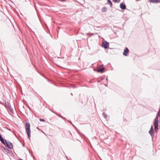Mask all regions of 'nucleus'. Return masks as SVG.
I'll return each instance as SVG.
<instances>
[{
    "instance_id": "a211bd4d",
    "label": "nucleus",
    "mask_w": 160,
    "mask_h": 160,
    "mask_svg": "<svg viewBox=\"0 0 160 160\" xmlns=\"http://www.w3.org/2000/svg\"><path fill=\"white\" fill-rule=\"evenodd\" d=\"M105 117L106 118H107V117H106V116H105Z\"/></svg>"
},
{
    "instance_id": "423d86ee",
    "label": "nucleus",
    "mask_w": 160,
    "mask_h": 160,
    "mask_svg": "<svg viewBox=\"0 0 160 160\" xmlns=\"http://www.w3.org/2000/svg\"><path fill=\"white\" fill-rule=\"evenodd\" d=\"M128 48H126V49L124 51V52L123 53V54L126 56L127 55V54L128 52Z\"/></svg>"
},
{
    "instance_id": "0eeeda50",
    "label": "nucleus",
    "mask_w": 160,
    "mask_h": 160,
    "mask_svg": "<svg viewBox=\"0 0 160 160\" xmlns=\"http://www.w3.org/2000/svg\"><path fill=\"white\" fill-rule=\"evenodd\" d=\"M104 70V68H102L98 70L97 71L98 72H102Z\"/></svg>"
},
{
    "instance_id": "f257e3e1",
    "label": "nucleus",
    "mask_w": 160,
    "mask_h": 160,
    "mask_svg": "<svg viewBox=\"0 0 160 160\" xmlns=\"http://www.w3.org/2000/svg\"><path fill=\"white\" fill-rule=\"evenodd\" d=\"M25 128L28 137L29 139H30V125L29 122H26L25 123Z\"/></svg>"
},
{
    "instance_id": "4468645a",
    "label": "nucleus",
    "mask_w": 160,
    "mask_h": 160,
    "mask_svg": "<svg viewBox=\"0 0 160 160\" xmlns=\"http://www.w3.org/2000/svg\"><path fill=\"white\" fill-rule=\"evenodd\" d=\"M150 130H152V126H151V127Z\"/></svg>"
},
{
    "instance_id": "39448f33",
    "label": "nucleus",
    "mask_w": 160,
    "mask_h": 160,
    "mask_svg": "<svg viewBox=\"0 0 160 160\" xmlns=\"http://www.w3.org/2000/svg\"><path fill=\"white\" fill-rule=\"evenodd\" d=\"M120 7L122 9L125 10L126 9L125 5L123 3H122L120 4Z\"/></svg>"
},
{
    "instance_id": "6e6552de",
    "label": "nucleus",
    "mask_w": 160,
    "mask_h": 160,
    "mask_svg": "<svg viewBox=\"0 0 160 160\" xmlns=\"http://www.w3.org/2000/svg\"><path fill=\"white\" fill-rule=\"evenodd\" d=\"M0 140L3 144H5V142L1 136H0Z\"/></svg>"
},
{
    "instance_id": "7ed1b4c3",
    "label": "nucleus",
    "mask_w": 160,
    "mask_h": 160,
    "mask_svg": "<svg viewBox=\"0 0 160 160\" xmlns=\"http://www.w3.org/2000/svg\"><path fill=\"white\" fill-rule=\"evenodd\" d=\"M5 143L7 144V147L10 149H12L13 148V146L12 143L9 142H7L5 140Z\"/></svg>"
},
{
    "instance_id": "f3484780",
    "label": "nucleus",
    "mask_w": 160,
    "mask_h": 160,
    "mask_svg": "<svg viewBox=\"0 0 160 160\" xmlns=\"http://www.w3.org/2000/svg\"><path fill=\"white\" fill-rule=\"evenodd\" d=\"M105 117L106 118H107V117H106V116H105Z\"/></svg>"
},
{
    "instance_id": "20e7f679",
    "label": "nucleus",
    "mask_w": 160,
    "mask_h": 160,
    "mask_svg": "<svg viewBox=\"0 0 160 160\" xmlns=\"http://www.w3.org/2000/svg\"><path fill=\"white\" fill-rule=\"evenodd\" d=\"M109 44L107 42H103L102 43L103 47L107 49L108 47Z\"/></svg>"
},
{
    "instance_id": "6ab92c4d",
    "label": "nucleus",
    "mask_w": 160,
    "mask_h": 160,
    "mask_svg": "<svg viewBox=\"0 0 160 160\" xmlns=\"http://www.w3.org/2000/svg\"><path fill=\"white\" fill-rule=\"evenodd\" d=\"M105 117L106 118H107V117H106V116H105Z\"/></svg>"
},
{
    "instance_id": "f03ea898",
    "label": "nucleus",
    "mask_w": 160,
    "mask_h": 160,
    "mask_svg": "<svg viewBox=\"0 0 160 160\" xmlns=\"http://www.w3.org/2000/svg\"><path fill=\"white\" fill-rule=\"evenodd\" d=\"M158 118H156L153 124L155 127V129L156 131L158 129Z\"/></svg>"
},
{
    "instance_id": "dca6fc26",
    "label": "nucleus",
    "mask_w": 160,
    "mask_h": 160,
    "mask_svg": "<svg viewBox=\"0 0 160 160\" xmlns=\"http://www.w3.org/2000/svg\"><path fill=\"white\" fill-rule=\"evenodd\" d=\"M19 160H22V159H19Z\"/></svg>"
},
{
    "instance_id": "2eb2a0df",
    "label": "nucleus",
    "mask_w": 160,
    "mask_h": 160,
    "mask_svg": "<svg viewBox=\"0 0 160 160\" xmlns=\"http://www.w3.org/2000/svg\"><path fill=\"white\" fill-rule=\"evenodd\" d=\"M115 2H117L118 0H114Z\"/></svg>"
},
{
    "instance_id": "9d476101",
    "label": "nucleus",
    "mask_w": 160,
    "mask_h": 160,
    "mask_svg": "<svg viewBox=\"0 0 160 160\" xmlns=\"http://www.w3.org/2000/svg\"><path fill=\"white\" fill-rule=\"evenodd\" d=\"M108 4L110 6V7H111L112 6V3L110 0H108Z\"/></svg>"
},
{
    "instance_id": "f8f14e48",
    "label": "nucleus",
    "mask_w": 160,
    "mask_h": 160,
    "mask_svg": "<svg viewBox=\"0 0 160 160\" xmlns=\"http://www.w3.org/2000/svg\"><path fill=\"white\" fill-rule=\"evenodd\" d=\"M107 10V8L105 7L102 8V11L103 12H105Z\"/></svg>"
},
{
    "instance_id": "ddd939ff",
    "label": "nucleus",
    "mask_w": 160,
    "mask_h": 160,
    "mask_svg": "<svg viewBox=\"0 0 160 160\" xmlns=\"http://www.w3.org/2000/svg\"><path fill=\"white\" fill-rule=\"evenodd\" d=\"M39 120L41 121H42V122H44V121H45V120L44 119H41V118Z\"/></svg>"
},
{
    "instance_id": "1a4fd4ad",
    "label": "nucleus",
    "mask_w": 160,
    "mask_h": 160,
    "mask_svg": "<svg viewBox=\"0 0 160 160\" xmlns=\"http://www.w3.org/2000/svg\"><path fill=\"white\" fill-rule=\"evenodd\" d=\"M150 2L153 3H157L158 2V1L157 0H148Z\"/></svg>"
},
{
    "instance_id": "9b49d317",
    "label": "nucleus",
    "mask_w": 160,
    "mask_h": 160,
    "mask_svg": "<svg viewBox=\"0 0 160 160\" xmlns=\"http://www.w3.org/2000/svg\"><path fill=\"white\" fill-rule=\"evenodd\" d=\"M149 133L151 135V136H154V134L153 133V132L152 130H150L149 132Z\"/></svg>"
},
{
    "instance_id": "aec40b11",
    "label": "nucleus",
    "mask_w": 160,
    "mask_h": 160,
    "mask_svg": "<svg viewBox=\"0 0 160 160\" xmlns=\"http://www.w3.org/2000/svg\"><path fill=\"white\" fill-rule=\"evenodd\" d=\"M1 136V135L0 134V136Z\"/></svg>"
}]
</instances>
